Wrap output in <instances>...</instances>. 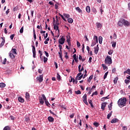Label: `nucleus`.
<instances>
[{
	"instance_id": "nucleus-19",
	"label": "nucleus",
	"mask_w": 130,
	"mask_h": 130,
	"mask_svg": "<svg viewBox=\"0 0 130 130\" xmlns=\"http://www.w3.org/2000/svg\"><path fill=\"white\" fill-rule=\"evenodd\" d=\"M103 40V38H102V37L100 36L99 37V41L100 44H102Z\"/></svg>"
},
{
	"instance_id": "nucleus-26",
	"label": "nucleus",
	"mask_w": 130,
	"mask_h": 130,
	"mask_svg": "<svg viewBox=\"0 0 130 130\" xmlns=\"http://www.w3.org/2000/svg\"><path fill=\"white\" fill-rule=\"evenodd\" d=\"M12 52L14 53V54H17V49L12 48Z\"/></svg>"
},
{
	"instance_id": "nucleus-54",
	"label": "nucleus",
	"mask_w": 130,
	"mask_h": 130,
	"mask_svg": "<svg viewBox=\"0 0 130 130\" xmlns=\"http://www.w3.org/2000/svg\"><path fill=\"white\" fill-rule=\"evenodd\" d=\"M32 53H33V57L34 58H36V52H32Z\"/></svg>"
},
{
	"instance_id": "nucleus-42",
	"label": "nucleus",
	"mask_w": 130,
	"mask_h": 130,
	"mask_svg": "<svg viewBox=\"0 0 130 130\" xmlns=\"http://www.w3.org/2000/svg\"><path fill=\"white\" fill-rule=\"evenodd\" d=\"M112 47L115 48V46H116V42H113L112 43Z\"/></svg>"
},
{
	"instance_id": "nucleus-22",
	"label": "nucleus",
	"mask_w": 130,
	"mask_h": 130,
	"mask_svg": "<svg viewBox=\"0 0 130 130\" xmlns=\"http://www.w3.org/2000/svg\"><path fill=\"white\" fill-rule=\"evenodd\" d=\"M6 87V84L4 82H2L0 83V88H5Z\"/></svg>"
},
{
	"instance_id": "nucleus-34",
	"label": "nucleus",
	"mask_w": 130,
	"mask_h": 130,
	"mask_svg": "<svg viewBox=\"0 0 130 130\" xmlns=\"http://www.w3.org/2000/svg\"><path fill=\"white\" fill-rule=\"evenodd\" d=\"M96 25L97 26V28H101L102 27V25H101V23H99V22H98L96 23Z\"/></svg>"
},
{
	"instance_id": "nucleus-47",
	"label": "nucleus",
	"mask_w": 130,
	"mask_h": 130,
	"mask_svg": "<svg viewBox=\"0 0 130 130\" xmlns=\"http://www.w3.org/2000/svg\"><path fill=\"white\" fill-rule=\"evenodd\" d=\"M42 96L43 97V100H44V101H46V97L45 96V95L44 94H42Z\"/></svg>"
},
{
	"instance_id": "nucleus-23",
	"label": "nucleus",
	"mask_w": 130,
	"mask_h": 130,
	"mask_svg": "<svg viewBox=\"0 0 130 130\" xmlns=\"http://www.w3.org/2000/svg\"><path fill=\"white\" fill-rule=\"evenodd\" d=\"M68 22L70 23V24H72L73 22H74V20L72 19V18H69L68 19Z\"/></svg>"
},
{
	"instance_id": "nucleus-31",
	"label": "nucleus",
	"mask_w": 130,
	"mask_h": 130,
	"mask_svg": "<svg viewBox=\"0 0 130 130\" xmlns=\"http://www.w3.org/2000/svg\"><path fill=\"white\" fill-rule=\"evenodd\" d=\"M3 130H11V127L9 126H6L4 128Z\"/></svg>"
},
{
	"instance_id": "nucleus-12",
	"label": "nucleus",
	"mask_w": 130,
	"mask_h": 130,
	"mask_svg": "<svg viewBox=\"0 0 130 130\" xmlns=\"http://www.w3.org/2000/svg\"><path fill=\"white\" fill-rule=\"evenodd\" d=\"M99 51V47L98 46V45H97L96 47L94 48V53L95 54H97Z\"/></svg>"
},
{
	"instance_id": "nucleus-21",
	"label": "nucleus",
	"mask_w": 130,
	"mask_h": 130,
	"mask_svg": "<svg viewBox=\"0 0 130 130\" xmlns=\"http://www.w3.org/2000/svg\"><path fill=\"white\" fill-rule=\"evenodd\" d=\"M9 56L12 59L15 58V55H14V54H13V53H12L11 52L9 53Z\"/></svg>"
},
{
	"instance_id": "nucleus-3",
	"label": "nucleus",
	"mask_w": 130,
	"mask_h": 130,
	"mask_svg": "<svg viewBox=\"0 0 130 130\" xmlns=\"http://www.w3.org/2000/svg\"><path fill=\"white\" fill-rule=\"evenodd\" d=\"M59 44L62 45L64 43V41H66V39H64V37L62 36L60 39L58 40Z\"/></svg>"
},
{
	"instance_id": "nucleus-16",
	"label": "nucleus",
	"mask_w": 130,
	"mask_h": 130,
	"mask_svg": "<svg viewBox=\"0 0 130 130\" xmlns=\"http://www.w3.org/2000/svg\"><path fill=\"white\" fill-rule=\"evenodd\" d=\"M93 40H94V42H95V43H98V37L96 36H94Z\"/></svg>"
},
{
	"instance_id": "nucleus-8",
	"label": "nucleus",
	"mask_w": 130,
	"mask_h": 130,
	"mask_svg": "<svg viewBox=\"0 0 130 130\" xmlns=\"http://www.w3.org/2000/svg\"><path fill=\"white\" fill-rule=\"evenodd\" d=\"M107 104V103H106V102L103 103L102 104L101 109H102V110H105V107H106Z\"/></svg>"
},
{
	"instance_id": "nucleus-14",
	"label": "nucleus",
	"mask_w": 130,
	"mask_h": 130,
	"mask_svg": "<svg viewBox=\"0 0 130 130\" xmlns=\"http://www.w3.org/2000/svg\"><path fill=\"white\" fill-rule=\"evenodd\" d=\"M25 98L27 101L30 99V94L28 92H26L25 93Z\"/></svg>"
},
{
	"instance_id": "nucleus-25",
	"label": "nucleus",
	"mask_w": 130,
	"mask_h": 130,
	"mask_svg": "<svg viewBox=\"0 0 130 130\" xmlns=\"http://www.w3.org/2000/svg\"><path fill=\"white\" fill-rule=\"evenodd\" d=\"M63 16L64 17H65V18H67V19H69L70 17L69 14H66V13H63Z\"/></svg>"
},
{
	"instance_id": "nucleus-18",
	"label": "nucleus",
	"mask_w": 130,
	"mask_h": 130,
	"mask_svg": "<svg viewBox=\"0 0 130 130\" xmlns=\"http://www.w3.org/2000/svg\"><path fill=\"white\" fill-rule=\"evenodd\" d=\"M76 11H77V12H78V13H82L83 11H82V10H81V9H80V7H76L75 8Z\"/></svg>"
},
{
	"instance_id": "nucleus-13",
	"label": "nucleus",
	"mask_w": 130,
	"mask_h": 130,
	"mask_svg": "<svg viewBox=\"0 0 130 130\" xmlns=\"http://www.w3.org/2000/svg\"><path fill=\"white\" fill-rule=\"evenodd\" d=\"M54 29L58 31V33H59V29H58V26L56 24H54Z\"/></svg>"
},
{
	"instance_id": "nucleus-4",
	"label": "nucleus",
	"mask_w": 130,
	"mask_h": 130,
	"mask_svg": "<svg viewBox=\"0 0 130 130\" xmlns=\"http://www.w3.org/2000/svg\"><path fill=\"white\" fill-rule=\"evenodd\" d=\"M37 81H38L39 83H42L43 81V75H40L39 77H37Z\"/></svg>"
},
{
	"instance_id": "nucleus-39",
	"label": "nucleus",
	"mask_w": 130,
	"mask_h": 130,
	"mask_svg": "<svg viewBox=\"0 0 130 130\" xmlns=\"http://www.w3.org/2000/svg\"><path fill=\"white\" fill-rule=\"evenodd\" d=\"M57 79L58 81H60V75L58 73L57 74Z\"/></svg>"
},
{
	"instance_id": "nucleus-7",
	"label": "nucleus",
	"mask_w": 130,
	"mask_h": 130,
	"mask_svg": "<svg viewBox=\"0 0 130 130\" xmlns=\"http://www.w3.org/2000/svg\"><path fill=\"white\" fill-rule=\"evenodd\" d=\"M122 23H123V25H124V26H129V22L123 19H122Z\"/></svg>"
},
{
	"instance_id": "nucleus-5",
	"label": "nucleus",
	"mask_w": 130,
	"mask_h": 130,
	"mask_svg": "<svg viewBox=\"0 0 130 130\" xmlns=\"http://www.w3.org/2000/svg\"><path fill=\"white\" fill-rule=\"evenodd\" d=\"M83 101L84 102V103H85V104H86V105H88V102H87V94H85L83 97Z\"/></svg>"
},
{
	"instance_id": "nucleus-40",
	"label": "nucleus",
	"mask_w": 130,
	"mask_h": 130,
	"mask_svg": "<svg viewBox=\"0 0 130 130\" xmlns=\"http://www.w3.org/2000/svg\"><path fill=\"white\" fill-rule=\"evenodd\" d=\"M108 75V72H107L105 75H104V80H105V79H106V78H107V75Z\"/></svg>"
},
{
	"instance_id": "nucleus-48",
	"label": "nucleus",
	"mask_w": 130,
	"mask_h": 130,
	"mask_svg": "<svg viewBox=\"0 0 130 130\" xmlns=\"http://www.w3.org/2000/svg\"><path fill=\"white\" fill-rule=\"evenodd\" d=\"M112 53H113V51L110 50L108 52V54H109V55H111Z\"/></svg>"
},
{
	"instance_id": "nucleus-56",
	"label": "nucleus",
	"mask_w": 130,
	"mask_h": 130,
	"mask_svg": "<svg viewBox=\"0 0 130 130\" xmlns=\"http://www.w3.org/2000/svg\"><path fill=\"white\" fill-rule=\"evenodd\" d=\"M65 58H67V59H68V58H69V56H68V52H65Z\"/></svg>"
},
{
	"instance_id": "nucleus-17",
	"label": "nucleus",
	"mask_w": 130,
	"mask_h": 130,
	"mask_svg": "<svg viewBox=\"0 0 130 130\" xmlns=\"http://www.w3.org/2000/svg\"><path fill=\"white\" fill-rule=\"evenodd\" d=\"M18 100L19 102H21V103H24V99H23L21 97H19L18 98Z\"/></svg>"
},
{
	"instance_id": "nucleus-20",
	"label": "nucleus",
	"mask_w": 130,
	"mask_h": 130,
	"mask_svg": "<svg viewBox=\"0 0 130 130\" xmlns=\"http://www.w3.org/2000/svg\"><path fill=\"white\" fill-rule=\"evenodd\" d=\"M86 11L87 13H90L91 12V9L90 8V6H87L86 7Z\"/></svg>"
},
{
	"instance_id": "nucleus-63",
	"label": "nucleus",
	"mask_w": 130,
	"mask_h": 130,
	"mask_svg": "<svg viewBox=\"0 0 130 130\" xmlns=\"http://www.w3.org/2000/svg\"><path fill=\"white\" fill-rule=\"evenodd\" d=\"M113 38L114 39H116V38H117V36H116V35L115 34H113Z\"/></svg>"
},
{
	"instance_id": "nucleus-49",
	"label": "nucleus",
	"mask_w": 130,
	"mask_h": 130,
	"mask_svg": "<svg viewBox=\"0 0 130 130\" xmlns=\"http://www.w3.org/2000/svg\"><path fill=\"white\" fill-rule=\"evenodd\" d=\"M106 99H108V96H106V97H105V98H103L102 99V101L104 102L105 100H106Z\"/></svg>"
},
{
	"instance_id": "nucleus-58",
	"label": "nucleus",
	"mask_w": 130,
	"mask_h": 130,
	"mask_svg": "<svg viewBox=\"0 0 130 130\" xmlns=\"http://www.w3.org/2000/svg\"><path fill=\"white\" fill-rule=\"evenodd\" d=\"M10 119L11 120H15V117H14L13 116H10Z\"/></svg>"
},
{
	"instance_id": "nucleus-2",
	"label": "nucleus",
	"mask_w": 130,
	"mask_h": 130,
	"mask_svg": "<svg viewBox=\"0 0 130 130\" xmlns=\"http://www.w3.org/2000/svg\"><path fill=\"white\" fill-rule=\"evenodd\" d=\"M105 62L106 64H111L112 63V59L110 56H107L105 58Z\"/></svg>"
},
{
	"instance_id": "nucleus-45",
	"label": "nucleus",
	"mask_w": 130,
	"mask_h": 130,
	"mask_svg": "<svg viewBox=\"0 0 130 130\" xmlns=\"http://www.w3.org/2000/svg\"><path fill=\"white\" fill-rule=\"evenodd\" d=\"M124 82H125V84H129V83L130 82V80H129H129L128 79H125L124 80Z\"/></svg>"
},
{
	"instance_id": "nucleus-60",
	"label": "nucleus",
	"mask_w": 130,
	"mask_h": 130,
	"mask_svg": "<svg viewBox=\"0 0 130 130\" xmlns=\"http://www.w3.org/2000/svg\"><path fill=\"white\" fill-rule=\"evenodd\" d=\"M6 62H7V58H5L3 62V64H6Z\"/></svg>"
},
{
	"instance_id": "nucleus-37",
	"label": "nucleus",
	"mask_w": 130,
	"mask_h": 130,
	"mask_svg": "<svg viewBox=\"0 0 130 130\" xmlns=\"http://www.w3.org/2000/svg\"><path fill=\"white\" fill-rule=\"evenodd\" d=\"M45 104L48 106V107H50L49 105H50V104H49V102L47 101V100L46 101H45Z\"/></svg>"
},
{
	"instance_id": "nucleus-27",
	"label": "nucleus",
	"mask_w": 130,
	"mask_h": 130,
	"mask_svg": "<svg viewBox=\"0 0 130 130\" xmlns=\"http://www.w3.org/2000/svg\"><path fill=\"white\" fill-rule=\"evenodd\" d=\"M111 115H112V111L107 115L108 119H110V117H111Z\"/></svg>"
},
{
	"instance_id": "nucleus-33",
	"label": "nucleus",
	"mask_w": 130,
	"mask_h": 130,
	"mask_svg": "<svg viewBox=\"0 0 130 130\" xmlns=\"http://www.w3.org/2000/svg\"><path fill=\"white\" fill-rule=\"evenodd\" d=\"M124 74H128V75H130V69H127L126 71H124Z\"/></svg>"
},
{
	"instance_id": "nucleus-41",
	"label": "nucleus",
	"mask_w": 130,
	"mask_h": 130,
	"mask_svg": "<svg viewBox=\"0 0 130 130\" xmlns=\"http://www.w3.org/2000/svg\"><path fill=\"white\" fill-rule=\"evenodd\" d=\"M75 93H76L77 95H80V94H81V91H80V90H78L75 91Z\"/></svg>"
},
{
	"instance_id": "nucleus-61",
	"label": "nucleus",
	"mask_w": 130,
	"mask_h": 130,
	"mask_svg": "<svg viewBox=\"0 0 130 130\" xmlns=\"http://www.w3.org/2000/svg\"><path fill=\"white\" fill-rule=\"evenodd\" d=\"M60 51H62L61 49L62 48V46H61V45H59L58 46Z\"/></svg>"
},
{
	"instance_id": "nucleus-10",
	"label": "nucleus",
	"mask_w": 130,
	"mask_h": 130,
	"mask_svg": "<svg viewBox=\"0 0 130 130\" xmlns=\"http://www.w3.org/2000/svg\"><path fill=\"white\" fill-rule=\"evenodd\" d=\"M48 120L49 122H53V121H54V118L51 116H49L48 117Z\"/></svg>"
},
{
	"instance_id": "nucleus-51",
	"label": "nucleus",
	"mask_w": 130,
	"mask_h": 130,
	"mask_svg": "<svg viewBox=\"0 0 130 130\" xmlns=\"http://www.w3.org/2000/svg\"><path fill=\"white\" fill-rule=\"evenodd\" d=\"M45 32H46L45 31L42 30V27L41 26V31H40L41 34H44Z\"/></svg>"
},
{
	"instance_id": "nucleus-11",
	"label": "nucleus",
	"mask_w": 130,
	"mask_h": 130,
	"mask_svg": "<svg viewBox=\"0 0 130 130\" xmlns=\"http://www.w3.org/2000/svg\"><path fill=\"white\" fill-rule=\"evenodd\" d=\"M82 66L81 64H79V66H78V71L79 72H83V71H84V67H82Z\"/></svg>"
},
{
	"instance_id": "nucleus-1",
	"label": "nucleus",
	"mask_w": 130,
	"mask_h": 130,
	"mask_svg": "<svg viewBox=\"0 0 130 130\" xmlns=\"http://www.w3.org/2000/svg\"><path fill=\"white\" fill-rule=\"evenodd\" d=\"M117 104L118 105V106L121 108L123 107V106H125L126 105V98H123L120 99L118 100Z\"/></svg>"
},
{
	"instance_id": "nucleus-52",
	"label": "nucleus",
	"mask_w": 130,
	"mask_h": 130,
	"mask_svg": "<svg viewBox=\"0 0 130 130\" xmlns=\"http://www.w3.org/2000/svg\"><path fill=\"white\" fill-rule=\"evenodd\" d=\"M100 11L101 13V15H102V14H103V12H104V11L103 10H102V7L100 8Z\"/></svg>"
},
{
	"instance_id": "nucleus-9",
	"label": "nucleus",
	"mask_w": 130,
	"mask_h": 130,
	"mask_svg": "<svg viewBox=\"0 0 130 130\" xmlns=\"http://www.w3.org/2000/svg\"><path fill=\"white\" fill-rule=\"evenodd\" d=\"M119 120L117 118H114L111 121V123H116V122H118Z\"/></svg>"
},
{
	"instance_id": "nucleus-29",
	"label": "nucleus",
	"mask_w": 130,
	"mask_h": 130,
	"mask_svg": "<svg viewBox=\"0 0 130 130\" xmlns=\"http://www.w3.org/2000/svg\"><path fill=\"white\" fill-rule=\"evenodd\" d=\"M83 77H84V75L82 74L80 76L76 77V79L77 80H80L82 78H83Z\"/></svg>"
},
{
	"instance_id": "nucleus-43",
	"label": "nucleus",
	"mask_w": 130,
	"mask_h": 130,
	"mask_svg": "<svg viewBox=\"0 0 130 130\" xmlns=\"http://www.w3.org/2000/svg\"><path fill=\"white\" fill-rule=\"evenodd\" d=\"M24 32V26H22L20 29V33L22 34Z\"/></svg>"
},
{
	"instance_id": "nucleus-38",
	"label": "nucleus",
	"mask_w": 130,
	"mask_h": 130,
	"mask_svg": "<svg viewBox=\"0 0 130 130\" xmlns=\"http://www.w3.org/2000/svg\"><path fill=\"white\" fill-rule=\"evenodd\" d=\"M43 57L44 58V62H47V60H48V58L45 57V56H43Z\"/></svg>"
},
{
	"instance_id": "nucleus-15",
	"label": "nucleus",
	"mask_w": 130,
	"mask_h": 130,
	"mask_svg": "<svg viewBox=\"0 0 130 130\" xmlns=\"http://www.w3.org/2000/svg\"><path fill=\"white\" fill-rule=\"evenodd\" d=\"M118 25L120 27H122V25H123V23H122V19L118 22Z\"/></svg>"
},
{
	"instance_id": "nucleus-53",
	"label": "nucleus",
	"mask_w": 130,
	"mask_h": 130,
	"mask_svg": "<svg viewBox=\"0 0 130 130\" xmlns=\"http://www.w3.org/2000/svg\"><path fill=\"white\" fill-rule=\"evenodd\" d=\"M45 53L47 57H48V56H49V54H48V52H47L46 51H45Z\"/></svg>"
},
{
	"instance_id": "nucleus-55",
	"label": "nucleus",
	"mask_w": 130,
	"mask_h": 130,
	"mask_svg": "<svg viewBox=\"0 0 130 130\" xmlns=\"http://www.w3.org/2000/svg\"><path fill=\"white\" fill-rule=\"evenodd\" d=\"M77 47H80V46H81V44L80 43V42H79V41L77 42Z\"/></svg>"
},
{
	"instance_id": "nucleus-28",
	"label": "nucleus",
	"mask_w": 130,
	"mask_h": 130,
	"mask_svg": "<svg viewBox=\"0 0 130 130\" xmlns=\"http://www.w3.org/2000/svg\"><path fill=\"white\" fill-rule=\"evenodd\" d=\"M93 75H91L90 76H89V78L88 79L87 81L88 82H89V83H90V82H91V80H92V79H93Z\"/></svg>"
},
{
	"instance_id": "nucleus-6",
	"label": "nucleus",
	"mask_w": 130,
	"mask_h": 130,
	"mask_svg": "<svg viewBox=\"0 0 130 130\" xmlns=\"http://www.w3.org/2000/svg\"><path fill=\"white\" fill-rule=\"evenodd\" d=\"M1 39H2V41L0 45V47H3L4 45H5V43H6V38L5 37H1Z\"/></svg>"
},
{
	"instance_id": "nucleus-46",
	"label": "nucleus",
	"mask_w": 130,
	"mask_h": 130,
	"mask_svg": "<svg viewBox=\"0 0 130 130\" xmlns=\"http://www.w3.org/2000/svg\"><path fill=\"white\" fill-rule=\"evenodd\" d=\"M66 38H67V42H70V36H66Z\"/></svg>"
},
{
	"instance_id": "nucleus-35",
	"label": "nucleus",
	"mask_w": 130,
	"mask_h": 130,
	"mask_svg": "<svg viewBox=\"0 0 130 130\" xmlns=\"http://www.w3.org/2000/svg\"><path fill=\"white\" fill-rule=\"evenodd\" d=\"M117 81H118V77H116L115 78H114L113 82L114 84H116V83H117Z\"/></svg>"
},
{
	"instance_id": "nucleus-32",
	"label": "nucleus",
	"mask_w": 130,
	"mask_h": 130,
	"mask_svg": "<svg viewBox=\"0 0 130 130\" xmlns=\"http://www.w3.org/2000/svg\"><path fill=\"white\" fill-rule=\"evenodd\" d=\"M93 125H94V126H95V127H98V126H99V125H100V124L98 122H95L93 123Z\"/></svg>"
},
{
	"instance_id": "nucleus-36",
	"label": "nucleus",
	"mask_w": 130,
	"mask_h": 130,
	"mask_svg": "<svg viewBox=\"0 0 130 130\" xmlns=\"http://www.w3.org/2000/svg\"><path fill=\"white\" fill-rule=\"evenodd\" d=\"M102 66L103 70H104L105 71V70H107V69H108L107 68V67L106 66H105V64H102Z\"/></svg>"
},
{
	"instance_id": "nucleus-59",
	"label": "nucleus",
	"mask_w": 130,
	"mask_h": 130,
	"mask_svg": "<svg viewBox=\"0 0 130 130\" xmlns=\"http://www.w3.org/2000/svg\"><path fill=\"white\" fill-rule=\"evenodd\" d=\"M42 55H43V54L40 55V59H41V60L42 61H43V58H42V57H43V56H42Z\"/></svg>"
},
{
	"instance_id": "nucleus-50",
	"label": "nucleus",
	"mask_w": 130,
	"mask_h": 130,
	"mask_svg": "<svg viewBox=\"0 0 130 130\" xmlns=\"http://www.w3.org/2000/svg\"><path fill=\"white\" fill-rule=\"evenodd\" d=\"M15 34H13L12 35L10 36V39L11 40H13V39H14V37H15Z\"/></svg>"
},
{
	"instance_id": "nucleus-57",
	"label": "nucleus",
	"mask_w": 130,
	"mask_h": 130,
	"mask_svg": "<svg viewBox=\"0 0 130 130\" xmlns=\"http://www.w3.org/2000/svg\"><path fill=\"white\" fill-rule=\"evenodd\" d=\"M74 116H75V114L74 113H72L71 115H70V117L71 118H74Z\"/></svg>"
},
{
	"instance_id": "nucleus-44",
	"label": "nucleus",
	"mask_w": 130,
	"mask_h": 130,
	"mask_svg": "<svg viewBox=\"0 0 130 130\" xmlns=\"http://www.w3.org/2000/svg\"><path fill=\"white\" fill-rule=\"evenodd\" d=\"M32 52H36V49H35V46L32 45Z\"/></svg>"
},
{
	"instance_id": "nucleus-24",
	"label": "nucleus",
	"mask_w": 130,
	"mask_h": 130,
	"mask_svg": "<svg viewBox=\"0 0 130 130\" xmlns=\"http://www.w3.org/2000/svg\"><path fill=\"white\" fill-rule=\"evenodd\" d=\"M40 103L42 105L44 104V101H43V99L42 98H40L39 99Z\"/></svg>"
},
{
	"instance_id": "nucleus-62",
	"label": "nucleus",
	"mask_w": 130,
	"mask_h": 130,
	"mask_svg": "<svg viewBox=\"0 0 130 130\" xmlns=\"http://www.w3.org/2000/svg\"><path fill=\"white\" fill-rule=\"evenodd\" d=\"M96 43H96L95 42H92L91 46H94V45H96Z\"/></svg>"
},
{
	"instance_id": "nucleus-30",
	"label": "nucleus",
	"mask_w": 130,
	"mask_h": 130,
	"mask_svg": "<svg viewBox=\"0 0 130 130\" xmlns=\"http://www.w3.org/2000/svg\"><path fill=\"white\" fill-rule=\"evenodd\" d=\"M59 15L60 16V17H61V18H62V19L63 20V21H64V22H67L66 18H64V17H63V15H61L60 13H59Z\"/></svg>"
},
{
	"instance_id": "nucleus-64",
	"label": "nucleus",
	"mask_w": 130,
	"mask_h": 130,
	"mask_svg": "<svg viewBox=\"0 0 130 130\" xmlns=\"http://www.w3.org/2000/svg\"><path fill=\"white\" fill-rule=\"evenodd\" d=\"M122 128L123 130L127 129V127H126V126H123Z\"/></svg>"
}]
</instances>
